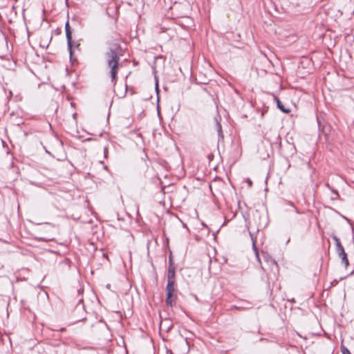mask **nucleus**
Segmentation results:
<instances>
[{"instance_id":"58836bf2","label":"nucleus","mask_w":354,"mask_h":354,"mask_svg":"<svg viewBox=\"0 0 354 354\" xmlns=\"http://www.w3.org/2000/svg\"><path fill=\"white\" fill-rule=\"evenodd\" d=\"M290 241V239H288V241H286V244L288 243Z\"/></svg>"},{"instance_id":"f03ea898","label":"nucleus","mask_w":354,"mask_h":354,"mask_svg":"<svg viewBox=\"0 0 354 354\" xmlns=\"http://www.w3.org/2000/svg\"><path fill=\"white\" fill-rule=\"evenodd\" d=\"M254 218L255 222L257 223V232L260 229H263L266 227L269 223V218L267 212H260L259 210H256Z\"/></svg>"},{"instance_id":"9b49d317","label":"nucleus","mask_w":354,"mask_h":354,"mask_svg":"<svg viewBox=\"0 0 354 354\" xmlns=\"http://www.w3.org/2000/svg\"><path fill=\"white\" fill-rule=\"evenodd\" d=\"M335 247H336V252L338 254V256L339 254L345 252L344 248L343 245H342V243L336 245Z\"/></svg>"},{"instance_id":"a878e982","label":"nucleus","mask_w":354,"mask_h":354,"mask_svg":"<svg viewBox=\"0 0 354 354\" xmlns=\"http://www.w3.org/2000/svg\"><path fill=\"white\" fill-rule=\"evenodd\" d=\"M271 262H272V263L273 265H274V266H277V262L275 261V260H274V259H271Z\"/></svg>"},{"instance_id":"393cba45","label":"nucleus","mask_w":354,"mask_h":354,"mask_svg":"<svg viewBox=\"0 0 354 354\" xmlns=\"http://www.w3.org/2000/svg\"><path fill=\"white\" fill-rule=\"evenodd\" d=\"M156 92L158 91V83L157 79L156 80Z\"/></svg>"},{"instance_id":"4be33fe9","label":"nucleus","mask_w":354,"mask_h":354,"mask_svg":"<svg viewBox=\"0 0 354 354\" xmlns=\"http://www.w3.org/2000/svg\"><path fill=\"white\" fill-rule=\"evenodd\" d=\"M288 203V205H290V206H292V207L295 209V211H296V212H297V214H299V213H300V212H299L298 209H297V208L294 205V204H293L292 202H290V201H289Z\"/></svg>"},{"instance_id":"1a4fd4ad","label":"nucleus","mask_w":354,"mask_h":354,"mask_svg":"<svg viewBox=\"0 0 354 354\" xmlns=\"http://www.w3.org/2000/svg\"><path fill=\"white\" fill-rule=\"evenodd\" d=\"M216 120V131L218 133V138H223V134L222 131V126L219 121H218L217 119Z\"/></svg>"},{"instance_id":"f3484780","label":"nucleus","mask_w":354,"mask_h":354,"mask_svg":"<svg viewBox=\"0 0 354 354\" xmlns=\"http://www.w3.org/2000/svg\"><path fill=\"white\" fill-rule=\"evenodd\" d=\"M341 351H342V354H351L350 351L344 346H341Z\"/></svg>"},{"instance_id":"4c0bfd02","label":"nucleus","mask_w":354,"mask_h":354,"mask_svg":"<svg viewBox=\"0 0 354 354\" xmlns=\"http://www.w3.org/2000/svg\"><path fill=\"white\" fill-rule=\"evenodd\" d=\"M46 153H48V154H51L50 152H48L47 150H46Z\"/></svg>"},{"instance_id":"2f4dec72","label":"nucleus","mask_w":354,"mask_h":354,"mask_svg":"<svg viewBox=\"0 0 354 354\" xmlns=\"http://www.w3.org/2000/svg\"><path fill=\"white\" fill-rule=\"evenodd\" d=\"M171 326H172L171 325L170 326H169V327L167 328V330H166L168 332V331L171 329Z\"/></svg>"},{"instance_id":"bb28decb","label":"nucleus","mask_w":354,"mask_h":354,"mask_svg":"<svg viewBox=\"0 0 354 354\" xmlns=\"http://www.w3.org/2000/svg\"><path fill=\"white\" fill-rule=\"evenodd\" d=\"M77 292H78L79 295H80V294H82L83 292V290L80 288V289H79L77 290Z\"/></svg>"},{"instance_id":"39448f33","label":"nucleus","mask_w":354,"mask_h":354,"mask_svg":"<svg viewBox=\"0 0 354 354\" xmlns=\"http://www.w3.org/2000/svg\"><path fill=\"white\" fill-rule=\"evenodd\" d=\"M65 31H66V41L69 44L71 43V39H72V30L70 26V24H69L68 21H67L65 24Z\"/></svg>"},{"instance_id":"4468645a","label":"nucleus","mask_w":354,"mask_h":354,"mask_svg":"<svg viewBox=\"0 0 354 354\" xmlns=\"http://www.w3.org/2000/svg\"><path fill=\"white\" fill-rule=\"evenodd\" d=\"M272 144L271 145H273L274 143H275L276 145H278L279 147H281V138L279 135H277L276 137H275V142H271Z\"/></svg>"},{"instance_id":"cd10ccee","label":"nucleus","mask_w":354,"mask_h":354,"mask_svg":"<svg viewBox=\"0 0 354 354\" xmlns=\"http://www.w3.org/2000/svg\"><path fill=\"white\" fill-rule=\"evenodd\" d=\"M3 35H4V39H5L6 43V44H8L7 36L4 33H3Z\"/></svg>"},{"instance_id":"72a5a7b5","label":"nucleus","mask_w":354,"mask_h":354,"mask_svg":"<svg viewBox=\"0 0 354 354\" xmlns=\"http://www.w3.org/2000/svg\"><path fill=\"white\" fill-rule=\"evenodd\" d=\"M82 301H83V299H82V298H81V299H79V303H81V302H82Z\"/></svg>"},{"instance_id":"6ab92c4d","label":"nucleus","mask_w":354,"mask_h":354,"mask_svg":"<svg viewBox=\"0 0 354 354\" xmlns=\"http://www.w3.org/2000/svg\"><path fill=\"white\" fill-rule=\"evenodd\" d=\"M103 151H104V158H107V157H108V153H109L108 147H107V146L104 147Z\"/></svg>"},{"instance_id":"f8f14e48","label":"nucleus","mask_w":354,"mask_h":354,"mask_svg":"<svg viewBox=\"0 0 354 354\" xmlns=\"http://www.w3.org/2000/svg\"><path fill=\"white\" fill-rule=\"evenodd\" d=\"M36 240L39 241H44V242H48V241H55V238H46V237H36Z\"/></svg>"},{"instance_id":"0eeeda50","label":"nucleus","mask_w":354,"mask_h":354,"mask_svg":"<svg viewBox=\"0 0 354 354\" xmlns=\"http://www.w3.org/2000/svg\"><path fill=\"white\" fill-rule=\"evenodd\" d=\"M176 274V268L174 266H169L167 273V280H174Z\"/></svg>"},{"instance_id":"c85d7f7f","label":"nucleus","mask_w":354,"mask_h":354,"mask_svg":"<svg viewBox=\"0 0 354 354\" xmlns=\"http://www.w3.org/2000/svg\"><path fill=\"white\" fill-rule=\"evenodd\" d=\"M264 258H265V259L268 261V255H264Z\"/></svg>"},{"instance_id":"ddd939ff","label":"nucleus","mask_w":354,"mask_h":354,"mask_svg":"<svg viewBox=\"0 0 354 354\" xmlns=\"http://www.w3.org/2000/svg\"><path fill=\"white\" fill-rule=\"evenodd\" d=\"M252 250L255 254V256H256V258L257 259L260 261V259H259V250L257 248V246L255 243H253V245H252Z\"/></svg>"},{"instance_id":"f704fd0d","label":"nucleus","mask_w":354,"mask_h":354,"mask_svg":"<svg viewBox=\"0 0 354 354\" xmlns=\"http://www.w3.org/2000/svg\"><path fill=\"white\" fill-rule=\"evenodd\" d=\"M290 301H291V302H292V303H295V299H292L290 300Z\"/></svg>"},{"instance_id":"f257e3e1","label":"nucleus","mask_w":354,"mask_h":354,"mask_svg":"<svg viewBox=\"0 0 354 354\" xmlns=\"http://www.w3.org/2000/svg\"><path fill=\"white\" fill-rule=\"evenodd\" d=\"M120 46L119 44H113L109 47L108 51L106 52L104 55L107 65L111 68L110 74L112 82L116 79L118 74L120 61Z\"/></svg>"},{"instance_id":"dca6fc26","label":"nucleus","mask_w":354,"mask_h":354,"mask_svg":"<svg viewBox=\"0 0 354 354\" xmlns=\"http://www.w3.org/2000/svg\"><path fill=\"white\" fill-rule=\"evenodd\" d=\"M249 234H250V236L251 238L252 244L253 245V243L256 244V243H257L256 236L254 235V233H252L251 232H250Z\"/></svg>"},{"instance_id":"7ed1b4c3","label":"nucleus","mask_w":354,"mask_h":354,"mask_svg":"<svg viewBox=\"0 0 354 354\" xmlns=\"http://www.w3.org/2000/svg\"><path fill=\"white\" fill-rule=\"evenodd\" d=\"M177 299V295L175 292H171L169 296H168V292H166V299L165 302L167 306L173 307L176 306Z\"/></svg>"},{"instance_id":"9d476101","label":"nucleus","mask_w":354,"mask_h":354,"mask_svg":"<svg viewBox=\"0 0 354 354\" xmlns=\"http://www.w3.org/2000/svg\"><path fill=\"white\" fill-rule=\"evenodd\" d=\"M339 258H341L342 263L344 264L346 268H347L349 265V261L347 258V254L346 253V252H344L343 254H339Z\"/></svg>"},{"instance_id":"a211bd4d","label":"nucleus","mask_w":354,"mask_h":354,"mask_svg":"<svg viewBox=\"0 0 354 354\" xmlns=\"http://www.w3.org/2000/svg\"><path fill=\"white\" fill-rule=\"evenodd\" d=\"M332 239L334 240L335 245L341 243L339 239L336 235H333Z\"/></svg>"},{"instance_id":"2eb2a0df","label":"nucleus","mask_w":354,"mask_h":354,"mask_svg":"<svg viewBox=\"0 0 354 354\" xmlns=\"http://www.w3.org/2000/svg\"><path fill=\"white\" fill-rule=\"evenodd\" d=\"M67 46H68V50L70 56L71 57L73 55V41H72V39H71V43L69 44L67 42Z\"/></svg>"},{"instance_id":"20e7f679","label":"nucleus","mask_w":354,"mask_h":354,"mask_svg":"<svg viewBox=\"0 0 354 354\" xmlns=\"http://www.w3.org/2000/svg\"><path fill=\"white\" fill-rule=\"evenodd\" d=\"M176 289L175 288V281L174 280H167V286H166V292H168V296L171 292H175Z\"/></svg>"},{"instance_id":"423d86ee","label":"nucleus","mask_w":354,"mask_h":354,"mask_svg":"<svg viewBox=\"0 0 354 354\" xmlns=\"http://www.w3.org/2000/svg\"><path fill=\"white\" fill-rule=\"evenodd\" d=\"M274 100L276 101L277 107L283 113H288L290 110L288 108H286L285 106L283 104L281 101L277 97H274Z\"/></svg>"},{"instance_id":"5701e85b","label":"nucleus","mask_w":354,"mask_h":354,"mask_svg":"<svg viewBox=\"0 0 354 354\" xmlns=\"http://www.w3.org/2000/svg\"><path fill=\"white\" fill-rule=\"evenodd\" d=\"M232 309L243 310V309H244V308L240 307V306H232Z\"/></svg>"},{"instance_id":"c9c22d12","label":"nucleus","mask_w":354,"mask_h":354,"mask_svg":"<svg viewBox=\"0 0 354 354\" xmlns=\"http://www.w3.org/2000/svg\"><path fill=\"white\" fill-rule=\"evenodd\" d=\"M248 184H249V185H251V184H252V181H251L250 180H249Z\"/></svg>"},{"instance_id":"e433bc0d","label":"nucleus","mask_w":354,"mask_h":354,"mask_svg":"<svg viewBox=\"0 0 354 354\" xmlns=\"http://www.w3.org/2000/svg\"><path fill=\"white\" fill-rule=\"evenodd\" d=\"M194 299H196V300H198V297H196V295H194Z\"/></svg>"},{"instance_id":"473e14b6","label":"nucleus","mask_w":354,"mask_h":354,"mask_svg":"<svg viewBox=\"0 0 354 354\" xmlns=\"http://www.w3.org/2000/svg\"><path fill=\"white\" fill-rule=\"evenodd\" d=\"M76 115H77V113H73V118H75Z\"/></svg>"},{"instance_id":"aec40b11","label":"nucleus","mask_w":354,"mask_h":354,"mask_svg":"<svg viewBox=\"0 0 354 354\" xmlns=\"http://www.w3.org/2000/svg\"><path fill=\"white\" fill-rule=\"evenodd\" d=\"M331 190H332V192L336 196L335 198H333V197L331 198L332 200H334V199L337 198L339 196V194H338V192L337 190H335V189H332Z\"/></svg>"},{"instance_id":"b1692460","label":"nucleus","mask_w":354,"mask_h":354,"mask_svg":"<svg viewBox=\"0 0 354 354\" xmlns=\"http://www.w3.org/2000/svg\"><path fill=\"white\" fill-rule=\"evenodd\" d=\"M337 283H338V280L335 279L334 281H333L331 282V286H335L336 284H337Z\"/></svg>"},{"instance_id":"c756f323","label":"nucleus","mask_w":354,"mask_h":354,"mask_svg":"<svg viewBox=\"0 0 354 354\" xmlns=\"http://www.w3.org/2000/svg\"><path fill=\"white\" fill-rule=\"evenodd\" d=\"M66 159V158H58L57 160H59V161H63Z\"/></svg>"},{"instance_id":"412c9836","label":"nucleus","mask_w":354,"mask_h":354,"mask_svg":"<svg viewBox=\"0 0 354 354\" xmlns=\"http://www.w3.org/2000/svg\"><path fill=\"white\" fill-rule=\"evenodd\" d=\"M169 266H174V263H173L171 253L170 254V255L169 257Z\"/></svg>"},{"instance_id":"7c9ffc66","label":"nucleus","mask_w":354,"mask_h":354,"mask_svg":"<svg viewBox=\"0 0 354 354\" xmlns=\"http://www.w3.org/2000/svg\"><path fill=\"white\" fill-rule=\"evenodd\" d=\"M45 225H46L53 226V225H51V224H50V223H45Z\"/></svg>"},{"instance_id":"6e6552de","label":"nucleus","mask_w":354,"mask_h":354,"mask_svg":"<svg viewBox=\"0 0 354 354\" xmlns=\"http://www.w3.org/2000/svg\"><path fill=\"white\" fill-rule=\"evenodd\" d=\"M287 150L288 151V155L293 156L296 153V147L292 143L287 142L286 145Z\"/></svg>"}]
</instances>
